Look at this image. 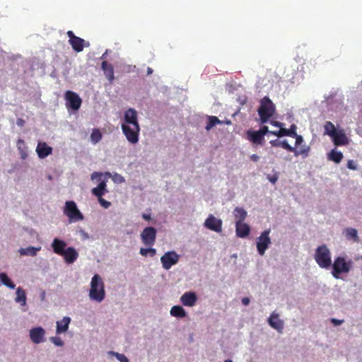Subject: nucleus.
Here are the masks:
<instances>
[{
    "instance_id": "f257e3e1",
    "label": "nucleus",
    "mask_w": 362,
    "mask_h": 362,
    "mask_svg": "<svg viewBox=\"0 0 362 362\" xmlns=\"http://www.w3.org/2000/svg\"><path fill=\"white\" fill-rule=\"evenodd\" d=\"M88 297L97 303H101L105 298V284L99 274H94L91 278Z\"/></svg>"
},
{
    "instance_id": "f03ea898",
    "label": "nucleus",
    "mask_w": 362,
    "mask_h": 362,
    "mask_svg": "<svg viewBox=\"0 0 362 362\" xmlns=\"http://www.w3.org/2000/svg\"><path fill=\"white\" fill-rule=\"evenodd\" d=\"M352 264V260L347 259L344 256H338L335 257L331 265V267L332 268V276L334 279H339L341 274H347L351 271Z\"/></svg>"
},
{
    "instance_id": "7ed1b4c3",
    "label": "nucleus",
    "mask_w": 362,
    "mask_h": 362,
    "mask_svg": "<svg viewBox=\"0 0 362 362\" xmlns=\"http://www.w3.org/2000/svg\"><path fill=\"white\" fill-rule=\"evenodd\" d=\"M314 259L320 268L328 269L331 267V252L326 245H320L316 248Z\"/></svg>"
},
{
    "instance_id": "20e7f679",
    "label": "nucleus",
    "mask_w": 362,
    "mask_h": 362,
    "mask_svg": "<svg viewBox=\"0 0 362 362\" xmlns=\"http://www.w3.org/2000/svg\"><path fill=\"white\" fill-rule=\"evenodd\" d=\"M257 112L261 123H266L274 114L275 105L268 97L265 96L260 100Z\"/></svg>"
},
{
    "instance_id": "39448f33",
    "label": "nucleus",
    "mask_w": 362,
    "mask_h": 362,
    "mask_svg": "<svg viewBox=\"0 0 362 362\" xmlns=\"http://www.w3.org/2000/svg\"><path fill=\"white\" fill-rule=\"evenodd\" d=\"M63 212L68 217L69 223H72L83 221L84 216L78 209L76 204L74 201H66L65 202Z\"/></svg>"
},
{
    "instance_id": "423d86ee",
    "label": "nucleus",
    "mask_w": 362,
    "mask_h": 362,
    "mask_svg": "<svg viewBox=\"0 0 362 362\" xmlns=\"http://www.w3.org/2000/svg\"><path fill=\"white\" fill-rule=\"evenodd\" d=\"M270 232V229H267L264 230L257 238V250L259 255L261 256H263L265 254L266 250L272 244L271 238L269 237Z\"/></svg>"
},
{
    "instance_id": "0eeeda50",
    "label": "nucleus",
    "mask_w": 362,
    "mask_h": 362,
    "mask_svg": "<svg viewBox=\"0 0 362 362\" xmlns=\"http://www.w3.org/2000/svg\"><path fill=\"white\" fill-rule=\"evenodd\" d=\"M121 129L123 134L125 136L128 142L131 144H136L139 141V136L140 132L139 126H125L121 125Z\"/></svg>"
},
{
    "instance_id": "6e6552de",
    "label": "nucleus",
    "mask_w": 362,
    "mask_h": 362,
    "mask_svg": "<svg viewBox=\"0 0 362 362\" xmlns=\"http://www.w3.org/2000/svg\"><path fill=\"white\" fill-rule=\"evenodd\" d=\"M66 34L69 38V43L75 52H81L85 47H88L90 46L88 41H86L83 39L76 36L73 31L69 30Z\"/></svg>"
},
{
    "instance_id": "1a4fd4ad",
    "label": "nucleus",
    "mask_w": 362,
    "mask_h": 362,
    "mask_svg": "<svg viewBox=\"0 0 362 362\" xmlns=\"http://www.w3.org/2000/svg\"><path fill=\"white\" fill-rule=\"evenodd\" d=\"M180 255L175 251H168L160 257L162 267L165 270H169L173 266L177 264Z\"/></svg>"
},
{
    "instance_id": "9d476101",
    "label": "nucleus",
    "mask_w": 362,
    "mask_h": 362,
    "mask_svg": "<svg viewBox=\"0 0 362 362\" xmlns=\"http://www.w3.org/2000/svg\"><path fill=\"white\" fill-rule=\"evenodd\" d=\"M66 105L67 107L76 111L78 110L81 105L82 100L79 95L71 90H67L65 93Z\"/></svg>"
},
{
    "instance_id": "9b49d317",
    "label": "nucleus",
    "mask_w": 362,
    "mask_h": 362,
    "mask_svg": "<svg viewBox=\"0 0 362 362\" xmlns=\"http://www.w3.org/2000/svg\"><path fill=\"white\" fill-rule=\"evenodd\" d=\"M142 243L146 246H152L156 242V230L153 227L145 228L140 234Z\"/></svg>"
},
{
    "instance_id": "f8f14e48",
    "label": "nucleus",
    "mask_w": 362,
    "mask_h": 362,
    "mask_svg": "<svg viewBox=\"0 0 362 362\" xmlns=\"http://www.w3.org/2000/svg\"><path fill=\"white\" fill-rule=\"evenodd\" d=\"M222 224L221 219L215 217L213 214H209L204 223V226L212 231L220 233L222 230Z\"/></svg>"
},
{
    "instance_id": "ddd939ff",
    "label": "nucleus",
    "mask_w": 362,
    "mask_h": 362,
    "mask_svg": "<svg viewBox=\"0 0 362 362\" xmlns=\"http://www.w3.org/2000/svg\"><path fill=\"white\" fill-rule=\"evenodd\" d=\"M46 332L42 327H33L29 331V337L33 343L39 344L45 341Z\"/></svg>"
},
{
    "instance_id": "4468645a",
    "label": "nucleus",
    "mask_w": 362,
    "mask_h": 362,
    "mask_svg": "<svg viewBox=\"0 0 362 362\" xmlns=\"http://www.w3.org/2000/svg\"><path fill=\"white\" fill-rule=\"evenodd\" d=\"M121 125L139 126L137 118V112L134 108L127 109L124 114V122Z\"/></svg>"
},
{
    "instance_id": "2eb2a0df",
    "label": "nucleus",
    "mask_w": 362,
    "mask_h": 362,
    "mask_svg": "<svg viewBox=\"0 0 362 362\" xmlns=\"http://www.w3.org/2000/svg\"><path fill=\"white\" fill-rule=\"evenodd\" d=\"M197 300V295L194 291L185 292L180 298V301L182 305L186 307H194Z\"/></svg>"
},
{
    "instance_id": "dca6fc26",
    "label": "nucleus",
    "mask_w": 362,
    "mask_h": 362,
    "mask_svg": "<svg viewBox=\"0 0 362 362\" xmlns=\"http://www.w3.org/2000/svg\"><path fill=\"white\" fill-rule=\"evenodd\" d=\"M268 324L278 332L281 333L284 327V321L279 317V314L272 313L267 320Z\"/></svg>"
},
{
    "instance_id": "f3484780",
    "label": "nucleus",
    "mask_w": 362,
    "mask_h": 362,
    "mask_svg": "<svg viewBox=\"0 0 362 362\" xmlns=\"http://www.w3.org/2000/svg\"><path fill=\"white\" fill-rule=\"evenodd\" d=\"M331 138L335 146H345L349 142V139L343 129H338Z\"/></svg>"
},
{
    "instance_id": "a211bd4d",
    "label": "nucleus",
    "mask_w": 362,
    "mask_h": 362,
    "mask_svg": "<svg viewBox=\"0 0 362 362\" xmlns=\"http://www.w3.org/2000/svg\"><path fill=\"white\" fill-rule=\"evenodd\" d=\"M36 153L40 159L45 158L52 153V148L45 142L39 141L36 147Z\"/></svg>"
},
{
    "instance_id": "6ab92c4d",
    "label": "nucleus",
    "mask_w": 362,
    "mask_h": 362,
    "mask_svg": "<svg viewBox=\"0 0 362 362\" xmlns=\"http://www.w3.org/2000/svg\"><path fill=\"white\" fill-rule=\"evenodd\" d=\"M66 264H73L78 257V252L73 247H68L61 255Z\"/></svg>"
},
{
    "instance_id": "aec40b11",
    "label": "nucleus",
    "mask_w": 362,
    "mask_h": 362,
    "mask_svg": "<svg viewBox=\"0 0 362 362\" xmlns=\"http://www.w3.org/2000/svg\"><path fill=\"white\" fill-rule=\"evenodd\" d=\"M66 245V243L64 240L57 238H54L51 244L53 252L59 255H62L63 252L66 250V249L67 248Z\"/></svg>"
},
{
    "instance_id": "412c9836",
    "label": "nucleus",
    "mask_w": 362,
    "mask_h": 362,
    "mask_svg": "<svg viewBox=\"0 0 362 362\" xmlns=\"http://www.w3.org/2000/svg\"><path fill=\"white\" fill-rule=\"evenodd\" d=\"M296 129L297 127L295 124H292L289 129L284 128L282 126L280 127L279 130L271 132V134L278 137H282L285 136H291L292 135H296Z\"/></svg>"
},
{
    "instance_id": "4be33fe9",
    "label": "nucleus",
    "mask_w": 362,
    "mask_h": 362,
    "mask_svg": "<svg viewBox=\"0 0 362 362\" xmlns=\"http://www.w3.org/2000/svg\"><path fill=\"white\" fill-rule=\"evenodd\" d=\"M71 320L69 317L65 316L62 320L57 321L56 322V333L58 334L65 333L69 329Z\"/></svg>"
},
{
    "instance_id": "5701e85b",
    "label": "nucleus",
    "mask_w": 362,
    "mask_h": 362,
    "mask_svg": "<svg viewBox=\"0 0 362 362\" xmlns=\"http://www.w3.org/2000/svg\"><path fill=\"white\" fill-rule=\"evenodd\" d=\"M41 246H28L26 247H21L18 252L21 256L35 257L37 255V252L41 250Z\"/></svg>"
},
{
    "instance_id": "b1692460",
    "label": "nucleus",
    "mask_w": 362,
    "mask_h": 362,
    "mask_svg": "<svg viewBox=\"0 0 362 362\" xmlns=\"http://www.w3.org/2000/svg\"><path fill=\"white\" fill-rule=\"evenodd\" d=\"M250 231L249 225L245 223H235L236 235L239 238H244L247 237Z\"/></svg>"
},
{
    "instance_id": "393cba45",
    "label": "nucleus",
    "mask_w": 362,
    "mask_h": 362,
    "mask_svg": "<svg viewBox=\"0 0 362 362\" xmlns=\"http://www.w3.org/2000/svg\"><path fill=\"white\" fill-rule=\"evenodd\" d=\"M101 69L107 79L112 83L115 79L114 69L112 64H108L106 61H103L101 64Z\"/></svg>"
},
{
    "instance_id": "a878e982",
    "label": "nucleus",
    "mask_w": 362,
    "mask_h": 362,
    "mask_svg": "<svg viewBox=\"0 0 362 362\" xmlns=\"http://www.w3.org/2000/svg\"><path fill=\"white\" fill-rule=\"evenodd\" d=\"M247 138L255 144H262L264 138L258 131L248 130L247 132Z\"/></svg>"
},
{
    "instance_id": "bb28decb",
    "label": "nucleus",
    "mask_w": 362,
    "mask_h": 362,
    "mask_svg": "<svg viewBox=\"0 0 362 362\" xmlns=\"http://www.w3.org/2000/svg\"><path fill=\"white\" fill-rule=\"evenodd\" d=\"M106 186V180L100 181L96 187L92 189V194L98 198L102 197L107 192Z\"/></svg>"
},
{
    "instance_id": "cd10ccee",
    "label": "nucleus",
    "mask_w": 362,
    "mask_h": 362,
    "mask_svg": "<svg viewBox=\"0 0 362 362\" xmlns=\"http://www.w3.org/2000/svg\"><path fill=\"white\" fill-rule=\"evenodd\" d=\"M233 214L235 219V223H243V221L245 219L247 212L242 207H235L233 211Z\"/></svg>"
},
{
    "instance_id": "c85d7f7f",
    "label": "nucleus",
    "mask_w": 362,
    "mask_h": 362,
    "mask_svg": "<svg viewBox=\"0 0 362 362\" xmlns=\"http://www.w3.org/2000/svg\"><path fill=\"white\" fill-rule=\"evenodd\" d=\"M343 234L346 237V238L349 240H352L353 242L358 243L359 241V238L358 235V231L356 229L354 228H346L344 230Z\"/></svg>"
},
{
    "instance_id": "c756f323",
    "label": "nucleus",
    "mask_w": 362,
    "mask_h": 362,
    "mask_svg": "<svg viewBox=\"0 0 362 362\" xmlns=\"http://www.w3.org/2000/svg\"><path fill=\"white\" fill-rule=\"evenodd\" d=\"M293 151H290V152H293L296 156H302L303 158H307L308 156L309 151L310 150V146L306 144H302L298 148L293 147Z\"/></svg>"
},
{
    "instance_id": "7c9ffc66",
    "label": "nucleus",
    "mask_w": 362,
    "mask_h": 362,
    "mask_svg": "<svg viewBox=\"0 0 362 362\" xmlns=\"http://www.w3.org/2000/svg\"><path fill=\"white\" fill-rule=\"evenodd\" d=\"M16 296L15 298V302L19 303L21 305L24 306L26 304V293L24 289L21 287L16 288Z\"/></svg>"
},
{
    "instance_id": "2f4dec72",
    "label": "nucleus",
    "mask_w": 362,
    "mask_h": 362,
    "mask_svg": "<svg viewBox=\"0 0 362 362\" xmlns=\"http://www.w3.org/2000/svg\"><path fill=\"white\" fill-rule=\"evenodd\" d=\"M170 314L173 317L182 318L186 317L187 312L181 305H174L171 308Z\"/></svg>"
},
{
    "instance_id": "473e14b6",
    "label": "nucleus",
    "mask_w": 362,
    "mask_h": 362,
    "mask_svg": "<svg viewBox=\"0 0 362 362\" xmlns=\"http://www.w3.org/2000/svg\"><path fill=\"white\" fill-rule=\"evenodd\" d=\"M17 148L20 153L21 158L25 160L28 157V147L24 140L19 139L16 144Z\"/></svg>"
},
{
    "instance_id": "72a5a7b5",
    "label": "nucleus",
    "mask_w": 362,
    "mask_h": 362,
    "mask_svg": "<svg viewBox=\"0 0 362 362\" xmlns=\"http://www.w3.org/2000/svg\"><path fill=\"white\" fill-rule=\"evenodd\" d=\"M269 143L274 147H282L288 151H293V146H291L286 139L283 141L279 139L271 140Z\"/></svg>"
},
{
    "instance_id": "f704fd0d",
    "label": "nucleus",
    "mask_w": 362,
    "mask_h": 362,
    "mask_svg": "<svg viewBox=\"0 0 362 362\" xmlns=\"http://www.w3.org/2000/svg\"><path fill=\"white\" fill-rule=\"evenodd\" d=\"M343 158V154L341 151L336 149H332L328 153V159L334 161L336 163H339Z\"/></svg>"
},
{
    "instance_id": "c9c22d12",
    "label": "nucleus",
    "mask_w": 362,
    "mask_h": 362,
    "mask_svg": "<svg viewBox=\"0 0 362 362\" xmlns=\"http://www.w3.org/2000/svg\"><path fill=\"white\" fill-rule=\"evenodd\" d=\"M325 134H327L332 137L335 132L338 130L336 129L335 126L333 124L332 122L327 121L325 122Z\"/></svg>"
},
{
    "instance_id": "e433bc0d",
    "label": "nucleus",
    "mask_w": 362,
    "mask_h": 362,
    "mask_svg": "<svg viewBox=\"0 0 362 362\" xmlns=\"http://www.w3.org/2000/svg\"><path fill=\"white\" fill-rule=\"evenodd\" d=\"M102 139V134L98 129H94L90 134V141L93 144H98Z\"/></svg>"
},
{
    "instance_id": "4c0bfd02",
    "label": "nucleus",
    "mask_w": 362,
    "mask_h": 362,
    "mask_svg": "<svg viewBox=\"0 0 362 362\" xmlns=\"http://www.w3.org/2000/svg\"><path fill=\"white\" fill-rule=\"evenodd\" d=\"M208 118H209V122L205 127L206 130H207V131H209L211 129H212L216 124H221V121L219 120L215 116H209Z\"/></svg>"
},
{
    "instance_id": "58836bf2",
    "label": "nucleus",
    "mask_w": 362,
    "mask_h": 362,
    "mask_svg": "<svg viewBox=\"0 0 362 362\" xmlns=\"http://www.w3.org/2000/svg\"><path fill=\"white\" fill-rule=\"evenodd\" d=\"M107 355L110 356H115L120 362H129L128 358L123 354H119L114 351H109Z\"/></svg>"
},
{
    "instance_id": "ea45409f",
    "label": "nucleus",
    "mask_w": 362,
    "mask_h": 362,
    "mask_svg": "<svg viewBox=\"0 0 362 362\" xmlns=\"http://www.w3.org/2000/svg\"><path fill=\"white\" fill-rule=\"evenodd\" d=\"M139 253L141 255L146 257L148 255H149L151 257H153L156 253V250L155 248L149 247V248H143L141 247L139 250Z\"/></svg>"
},
{
    "instance_id": "a19ab883",
    "label": "nucleus",
    "mask_w": 362,
    "mask_h": 362,
    "mask_svg": "<svg viewBox=\"0 0 362 362\" xmlns=\"http://www.w3.org/2000/svg\"><path fill=\"white\" fill-rule=\"evenodd\" d=\"M112 178L113 182L117 184H121L125 182L124 177L117 173L113 174Z\"/></svg>"
},
{
    "instance_id": "79ce46f5",
    "label": "nucleus",
    "mask_w": 362,
    "mask_h": 362,
    "mask_svg": "<svg viewBox=\"0 0 362 362\" xmlns=\"http://www.w3.org/2000/svg\"><path fill=\"white\" fill-rule=\"evenodd\" d=\"M49 340L57 346H63L64 345V341L60 337H52L49 338Z\"/></svg>"
},
{
    "instance_id": "37998d69",
    "label": "nucleus",
    "mask_w": 362,
    "mask_h": 362,
    "mask_svg": "<svg viewBox=\"0 0 362 362\" xmlns=\"http://www.w3.org/2000/svg\"><path fill=\"white\" fill-rule=\"evenodd\" d=\"M4 285L9 288L10 289H14L16 288L15 284L11 281V280L10 279L7 274L6 280H4Z\"/></svg>"
},
{
    "instance_id": "c03bdc74",
    "label": "nucleus",
    "mask_w": 362,
    "mask_h": 362,
    "mask_svg": "<svg viewBox=\"0 0 362 362\" xmlns=\"http://www.w3.org/2000/svg\"><path fill=\"white\" fill-rule=\"evenodd\" d=\"M4 285L9 288L10 289H14L16 288L15 284L11 281V280L10 279L7 274L6 280H4Z\"/></svg>"
},
{
    "instance_id": "a18cd8bd",
    "label": "nucleus",
    "mask_w": 362,
    "mask_h": 362,
    "mask_svg": "<svg viewBox=\"0 0 362 362\" xmlns=\"http://www.w3.org/2000/svg\"><path fill=\"white\" fill-rule=\"evenodd\" d=\"M291 137H294L296 139V146H300L302 145V144L303 143L304 141V139L303 138L302 136L300 135H298L296 132V135H292Z\"/></svg>"
},
{
    "instance_id": "49530a36",
    "label": "nucleus",
    "mask_w": 362,
    "mask_h": 362,
    "mask_svg": "<svg viewBox=\"0 0 362 362\" xmlns=\"http://www.w3.org/2000/svg\"><path fill=\"white\" fill-rule=\"evenodd\" d=\"M98 202L104 208V209H108L111 206V203L105 199H104L103 197L98 198Z\"/></svg>"
},
{
    "instance_id": "de8ad7c7",
    "label": "nucleus",
    "mask_w": 362,
    "mask_h": 362,
    "mask_svg": "<svg viewBox=\"0 0 362 362\" xmlns=\"http://www.w3.org/2000/svg\"><path fill=\"white\" fill-rule=\"evenodd\" d=\"M347 168L350 170H357L358 166L356 163L353 160H349L347 162Z\"/></svg>"
},
{
    "instance_id": "09e8293b",
    "label": "nucleus",
    "mask_w": 362,
    "mask_h": 362,
    "mask_svg": "<svg viewBox=\"0 0 362 362\" xmlns=\"http://www.w3.org/2000/svg\"><path fill=\"white\" fill-rule=\"evenodd\" d=\"M78 234L81 235L83 240L89 239L90 236L87 232H86L83 229L80 228L78 230Z\"/></svg>"
},
{
    "instance_id": "8fccbe9b",
    "label": "nucleus",
    "mask_w": 362,
    "mask_h": 362,
    "mask_svg": "<svg viewBox=\"0 0 362 362\" xmlns=\"http://www.w3.org/2000/svg\"><path fill=\"white\" fill-rule=\"evenodd\" d=\"M259 132H260L262 134V136L264 138V136L267 134H271V132L272 131H269V128L267 126H263L259 130H257Z\"/></svg>"
},
{
    "instance_id": "3c124183",
    "label": "nucleus",
    "mask_w": 362,
    "mask_h": 362,
    "mask_svg": "<svg viewBox=\"0 0 362 362\" xmlns=\"http://www.w3.org/2000/svg\"><path fill=\"white\" fill-rule=\"evenodd\" d=\"M103 176V173H98V172H94L91 174V180H100L101 179V177Z\"/></svg>"
},
{
    "instance_id": "603ef678",
    "label": "nucleus",
    "mask_w": 362,
    "mask_h": 362,
    "mask_svg": "<svg viewBox=\"0 0 362 362\" xmlns=\"http://www.w3.org/2000/svg\"><path fill=\"white\" fill-rule=\"evenodd\" d=\"M330 321L334 326L341 325L344 322V320H339L336 318H332Z\"/></svg>"
},
{
    "instance_id": "864d4df0",
    "label": "nucleus",
    "mask_w": 362,
    "mask_h": 362,
    "mask_svg": "<svg viewBox=\"0 0 362 362\" xmlns=\"http://www.w3.org/2000/svg\"><path fill=\"white\" fill-rule=\"evenodd\" d=\"M6 274L4 272L0 273V286L1 285H4V281L6 280Z\"/></svg>"
},
{
    "instance_id": "5fc2aeb1",
    "label": "nucleus",
    "mask_w": 362,
    "mask_h": 362,
    "mask_svg": "<svg viewBox=\"0 0 362 362\" xmlns=\"http://www.w3.org/2000/svg\"><path fill=\"white\" fill-rule=\"evenodd\" d=\"M270 124L272 125H273L274 127H279V128L281 127L282 126H284L283 123L278 122V121H271Z\"/></svg>"
},
{
    "instance_id": "6e6d98bb",
    "label": "nucleus",
    "mask_w": 362,
    "mask_h": 362,
    "mask_svg": "<svg viewBox=\"0 0 362 362\" xmlns=\"http://www.w3.org/2000/svg\"><path fill=\"white\" fill-rule=\"evenodd\" d=\"M250 303V299L248 297H244L242 298V303L244 305H248Z\"/></svg>"
},
{
    "instance_id": "4d7b16f0",
    "label": "nucleus",
    "mask_w": 362,
    "mask_h": 362,
    "mask_svg": "<svg viewBox=\"0 0 362 362\" xmlns=\"http://www.w3.org/2000/svg\"><path fill=\"white\" fill-rule=\"evenodd\" d=\"M25 124V121L21 119V118H18L16 121V124L18 126V127H23Z\"/></svg>"
},
{
    "instance_id": "13d9d810",
    "label": "nucleus",
    "mask_w": 362,
    "mask_h": 362,
    "mask_svg": "<svg viewBox=\"0 0 362 362\" xmlns=\"http://www.w3.org/2000/svg\"><path fill=\"white\" fill-rule=\"evenodd\" d=\"M250 159L254 162H257L259 159V157L257 154H252L250 156Z\"/></svg>"
},
{
    "instance_id": "bf43d9fd",
    "label": "nucleus",
    "mask_w": 362,
    "mask_h": 362,
    "mask_svg": "<svg viewBox=\"0 0 362 362\" xmlns=\"http://www.w3.org/2000/svg\"><path fill=\"white\" fill-rule=\"evenodd\" d=\"M278 180V177L276 176H274V177H269V180L270 181V182H272V184H275L276 182Z\"/></svg>"
},
{
    "instance_id": "052dcab7",
    "label": "nucleus",
    "mask_w": 362,
    "mask_h": 362,
    "mask_svg": "<svg viewBox=\"0 0 362 362\" xmlns=\"http://www.w3.org/2000/svg\"><path fill=\"white\" fill-rule=\"evenodd\" d=\"M142 218L146 221H149L151 218V216L150 214H143Z\"/></svg>"
},
{
    "instance_id": "680f3d73",
    "label": "nucleus",
    "mask_w": 362,
    "mask_h": 362,
    "mask_svg": "<svg viewBox=\"0 0 362 362\" xmlns=\"http://www.w3.org/2000/svg\"><path fill=\"white\" fill-rule=\"evenodd\" d=\"M107 52H108V50L107 49L103 54V55L101 56V59H104L107 57Z\"/></svg>"
},
{
    "instance_id": "e2e57ef3",
    "label": "nucleus",
    "mask_w": 362,
    "mask_h": 362,
    "mask_svg": "<svg viewBox=\"0 0 362 362\" xmlns=\"http://www.w3.org/2000/svg\"><path fill=\"white\" fill-rule=\"evenodd\" d=\"M153 73V69L151 67L147 68V74L150 75Z\"/></svg>"
},
{
    "instance_id": "0e129e2a",
    "label": "nucleus",
    "mask_w": 362,
    "mask_h": 362,
    "mask_svg": "<svg viewBox=\"0 0 362 362\" xmlns=\"http://www.w3.org/2000/svg\"><path fill=\"white\" fill-rule=\"evenodd\" d=\"M45 298V292L42 291L40 295V298L42 300H44Z\"/></svg>"
},
{
    "instance_id": "69168bd1",
    "label": "nucleus",
    "mask_w": 362,
    "mask_h": 362,
    "mask_svg": "<svg viewBox=\"0 0 362 362\" xmlns=\"http://www.w3.org/2000/svg\"><path fill=\"white\" fill-rule=\"evenodd\" d=\"M105 175L107 176V177H111L112 176L110 173H105Z\"/></svg>"
},
{
    "instance_id": "338daca9",
    "label": "nucleus",
    "mask_w": 362,
    "mask_h": 362,
    "mask_svg": "<svg viewBox=\"0 0 362 362\" xmlns=\"http://www.w3.org/2000/svg\"><path fill=\"white\" fill-rule=\"evenodd\" d=\"M224 362H233V361L230 359H226L224 361Z\"/></svg>"
},
{
    "instance_id": "774afa93",
    "label": "nucleus",
    "mask_w": 362,
    "mask_h": 362,
    "mask_svg": "<svg viewBox=\"0 0 362 362\" xmlns=\"http://www.w3.org/2000/svg\"><path fill=\"white\" fill-rule=\"evenodd\" d=\"M356 260H358V259H361L362 260V255L360 256V257H356Z\"/></svg>"
}]
</instances>
